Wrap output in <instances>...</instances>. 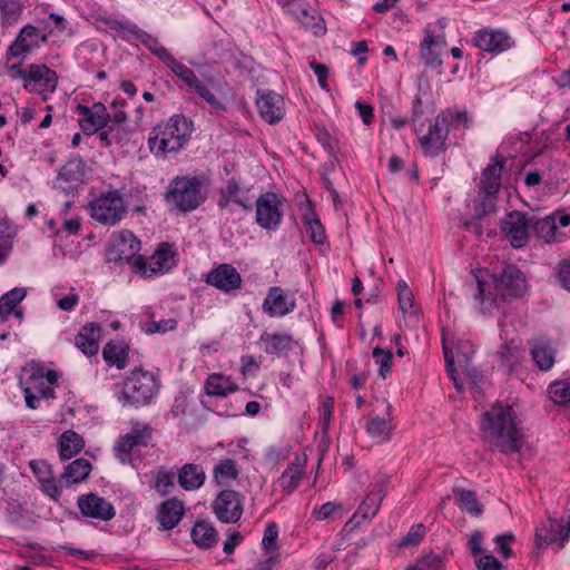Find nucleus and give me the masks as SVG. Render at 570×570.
<instances>
[{"instance_id":"nucleus-1","label":"nucleus","mask_w":570,"mask_h":570,"mask_svg":"<svg viewBox=\"0 0 570 570\" xmlns=\"http://www.w3.org/2000/svg\"><path fill=\"white\" fill-rule=\"evenodd\" d=\"M513 407L497 403L483 413L481 430L490 448L504 454L520 452L523 433Z\"/></svg>"},{"instance_id":"nucleus-2","label":"nucleus","mask_w":570,"mask_h":570,"mask_svg":"<svg viewBox=\"0 0 570 570\" xmlns=\"http://www.w3.org/2000/svg\"><path fill=\"white\" fill-rule=\"evenodd\" d=\"M193 131V122L183 115H174L165 125L154 127L148 145L157 157L177 153L187 142Z\"/></svg>"},{"instance_id":"nucleus-3","label":"nucleus","mask_w":570,"mask_h":570,"mask_svg":"<svg viewBox=\"0 0 570 570\" xmlns=\"http://www.w3.org/2000/svg\"><path fill=\"white\" fill-rule=\"evenodd\" d=\"M140 249L141 243L134 233L122 229L114 235L106 250V261L117 265L128 263L136 273L147 274V262L144 256L138 255Z\"/></svg>"},{"instance_id":"nucleus-4","label":"nucleus","mask_w":570,"mask_h":570,"mask_svg":"<svg viewBox=\"0 0 570 570\" xmlns=\"http://www.w3.org/2000/svg\"><path fill=\"white\" fill-rule=\"evenodd\" d=\"M159 387V380L154 373L138 367L127 377L120 400L125 405L146 406L158 394Z\"/></svg>"},{"instance_id":"nucleus-5","label":"nucleus","mask_w":570,"mask_h":570,"mask_svg":"<svg viewBox=\"0 0 570 570\" xmlns=\"http://www.w3.org/2000/svg\"><path fill=\"white\" fill-rule=\"evenodd\" d=\"M202 187L203 183L198 177H176L169 185L166 199L180 212L194 210L205 202Z\"/></svg>"},{"instance_id":"nucleus-6","label":"nucleus","mask_w":570,"mask_h":570,"mask_svg":"<svg viewBox=\"0 0 570 570\" xmlns=\"http://www.w3.org/2000/svg\"><path fill=\"white\" fill-rule=\"evenodd\" d=\"M89 207L92 219L106 226L118 224L126 214V206L118 190L100 195L90 202Z\"/></svg>"},{"instance_id":"nucleus-7","label":"nucleus","mask_w":570,"mask_h":570,"mask_svg":"<svg viewBox=\"0 0 570 570\" xmlns=\"http://www.w3.org/2000/svg\"><path fill=\"white\" fill-rule=\"evenodd\" d=\"M256 223L264 229L275 230L283 219V202L277 194L267 191L255 200Z\"/></svg>"},{"instance_id":"nucleus-8","label":"nucleus","mask_w":570,"mask_h":570,"mask_svg":"<svg viewBox=\"0 0 570 570\" xmlns=\"http://www.w3.org/2000/svg\"><path fill=\"white\" fill-rule=\"evenodd\" d=\"M244 497L230 489L220 491L212 503L213 513L223 523H236L243 514Z\"/></svg>"},{"instance_id":"nucleus-9","label":"nucleus","mask_w":570,"mask_h":570,"mask_svg":"<svg viewBox=\"0 0 570 570\" xmlns=\"http://www.w3.org/2000/svg\"><path fill=\"white\" fill-rule=\"evenodd\" d=\"M532 218L520 210L508 213L501 220V232L513 248L524 247L529 242Z\"/></svg>"},{"instance_id":"nucleus-10","label":"nucleus","mask_w":570,"mask_h":570,"mask_svg":"<svg viewBox=\"0 0 570 570\" xmlns=\"http://www.w3.org/2000/svg\"><path fill=\"white\" fill-rule=\"evenodd\" d=\"M494 282L497 293L504 298L521 297L527 291L525 277L515 265H505Z\"/></svg>"},{"instance_id":"nucleus-11","label":"nucleus","mask_w":570,"mask_h":570,"mask_svg":"<svg viewBox=\"0 0 570 570\" xmlns=\"http://www.w3.org/2000/svg\"><path fill=\"white\" fill-rule=\"evenodd\" d=\"M449 131V116L438 115L434 124L430 126L429 132L420 137L424 155L434 157L443 151Z\"/></svg>"},{"instance_id":"nucleus-12","label":"nucleus","mask_w":570,"mask_h":570,"mask_svg":"<svg viewBox=\"0 0 570 570\" xmlns=\"http://www.w3.org/2000/svg\"><path fill=\"white\" fill-rule=\"evenodd\" d=\"M232 205L239 206L245 212L253 209V198L249 190L243 188L235 178H230L226 186L219 190L217 206L233 213Z\"/></svg>"},{"instance_id":"nucleus-13","label":"nucleus","mask_w":570,"mask_h":570,"mask_svg":"<svg viewBox=\"0 0 570 570\" xmlns=\"http://www.w3.org/2000/svg\"><path fill=\"white\" fill-rule=\"evenodd\" d=\"M205 282L223 293L229 294L240 288L242 276L230 264H219L207 273Z\"/></svg>"},{"instance_id":"nucleus-14","label":"nucleus","mask_w":570,"mask_h":570,"mask_svg":"<svg viewBox=\"0 0 570 570\" xmlns=\"http://www.w3.org/2000/svg\"><path fill=\"white\" fill-rule=\"evenodd\" d=\"M47 41V36L31 24L24 26L17 39L8 48V56L26 58L33 49Z\"/></svg>"},{"instance_id":"nucleus-15","label":"nucleus","mask_w":570,"mask_h":570,"mask_svg":"<svg viewBox=\"0 0 570 570\" xmlns=\"http://www.w3.org/2000/svg\"><path fill=\"white\" fill-rule=\"evenodd\" d=\"M570 534V515L567 519L566 524L561 521L549 518L542 522L541 525L535 529V542L538 548H542L546 544L560 542V547H563L564 541L568 540Z\"/></svg>"},{"instance_id":"nucleus-16","label":"nucleus","mask_w":570,"mask_h":570,"mask_svg":"<svg viewBox=\"0 0 570 570\" xmlns=\"http://www.w3.org/2000/svg\"><path fill=\"white\" fill-rule=\"evenodd\" d=\"M77 111L81 116L79 125L85 134H95L110 122V115L101 102L94 104L92 107L78 105Z\"/></svg>"},{"instance_id":"nucleus-17","label":"nucleus","mask_w":570,"mask_h":570,"mask_svg":"<svg viewBox=\"0 0 570 570\" xmlns=\"http://www.w3.org/2000/svg\"><path fill=\"white\" fill-rule=\"evenodd\" d=\"M77 504L80 512L87 518L109 521L116 514L114 505L95 493L80 495Z\"/></svg>"},{"instance_id":"nucleus-18","label":"nucleus","mask_w":570,"mask_h":570,"mask_svg":"<svg viewBox=\"0 0 570 570\" xmlns=\"http://www.w3.org/2000/svg\"><path fill=\"white\" fill-rule=\"evenodd\" d=\"M390 479L386 475L379 476L366 498L360 504L354 518L361 517L363 520L373 519L380 510L382 501L386 494V485Z\"/></svg>"},{"instance_id":"nucleus-19","label":"nucleus","mask_w":570,"mask_h":570,"mask_svg":"<svg viewBox=\"0 0 570 570\" xmlns=\"http://www.w3.org/2000/svg\"><path fill=\"white\" fill-rule=\"evenodd\" d=\"M29 82H24L23 88L28 91H39L40 94H52L58 85V76L55 70L46 65H30Z\"/></svg>"},{"instance_id":"nucleus-20","label":"nucleus","mask_w":570,"mask_h":570,"mask_svg":"<svg viewBox=\"0 0 570 570\" xmlns=\"http://www.w3.org/2000/svg\"><path fill=\"white\" fill-rule=\"evenodd\" d=\"M256 105L261 117L269 124L281 121L285 115L284 99L276 92L269 90L258 91Z\"/></svg>"},{"instance_id":"nucleus-21","label":"nucleus","mask_w":570,"mask_h":570,"mask_svg":"<svg viewBox=\"0 0 570 570\" xmlns=\"http://www.w3.org/2000/svg\"><path fill=\"white\" fill-rule=\"evenodd\" d=\"M391 404H385L386 416H380L377 414H370L366 417L365 429L370 438L375 440L377 443L389 442L392 433L395 430L393 419L391 416Z\"/></svg>"},{"instance_id":"nucleus-22","label":"nucleus","mask_w":570,"mask_h":570,"mask_svg":"<svg viewBox=\"0 0 570 570\" xmlns=\"http://www.w3.org/2000/svg\"><path fill=\"white\" fill-rule=\"evenodd\" d=\"M474 43L481 50L499 53L510 49L514 42L504 31L483 30L476 33Z\"/></svg>"},{"instance_id":"nucleus-23","label":"nucleus","mask_w":570,"mask_h":570,"mask_svg":"<svg viewBox=\"0 0 570 570\" xmlns=\"http://www.w3.org/2000/svg\"><path fill=\"white\" fill-rule=\"evenodd\" d=\"M185 514V504L177 498L164 501L157 510V520L165 530H171L178 525Z\"/></svg>"},{"instance_id":"nucleus-24","label":"nucleus","mask_w":570,"mask_h":570,"mask_svg":"<svg viewBox=\"0 0 570 570\" xmlns=\"http://www.w3.org/2000/svg\"><path fill=\"white\" fill-rule=\"evenodd\" d=\"M295 308V302H287L286 296L281 287L274 286L264 299L263 309L272 317H282L291 313Z\"/></svg>"},{"instance_id":"nucleus-25","label":"nucleus","mask_w":570,"mask_h":570,"mask_svg":"<svg viewBox=\"0 0 570 570\" xmlns=\"http://www.w3.org/2000/svg\"><path fill=\"white\" fill-rule=\"evenodd\" d=\"M177 481L185 491L199 490L206 481L204 468L197 463H185L177 472Z\"/></svg>"},{"instance_id":"nucleus-26","label":"nucleus","mask_w":570,"mask_h":570,"mask_svg":"<svg viewBox=\"0 0 570 570\" xmlns=\"http://www.w3.org/2000/svg\"><path fill=\"white\" fill-rule=\"evenodd\" d=\"M100 333L101 328L98 324H87L75 337V344L85 355H96L99 351Z\"/></svg>"},{"instance_id":"nucleus-27","label":"nucleus","mask_w":570,"mask_h":570,"mask_svg":"<svg viewBox=\"0 0 570 570\" xmlns=\"http://www.w3.org/2000/svg\"><path fill=\"white\" fill-rule=\"evenodd\" d=\"M503 163L493 158L491 163L483 169L479 183L480 193H487L488 195H495L501 187V173Z\"/></svg>"},{"instance_id":"nucleus-28","label":"nucleus","mask_w":570,"mask_h":570,"mask_svg":"<svg viewBox=\"0 0 570 570\" xmlns=\"http://www.w3.org/2000/svg\"><path fill=\"white\" fill-rule=\"evenodd\" d=\"M267 354L283 356L294 347V340L285 333H263L259 338Z\"/></svg>"},{"instance_id":"nucleus-29","label":"nucleus","mask_w":570,"mask_h":570,"mask_svg":"<svg viewBox=\"0 0 570 570\" xmlns=\"http://www.w3.org/2000/svg\"><path fill=\"white\" fill-rule=\"evenodd\" d=\"M147 262V274L153 276L168 272L174 266V253L167 244H163Z\"/></svg>"},{"instance_id":"nucleus-30","label":"nucleus","mask_w":570,"mask_h":570,"mask_svg":"<svg viewBox=\"0 0 570 570\" xmlns=\"http://www.w3.org/2000/svg\"><path fill=\"white\" fill-rule=\"evenodd\" d=\"M445 45L444 37H435L430 31L426 32L421 45V58L426 66H441L440 51L438 50Z\"/></svg>"},{"instance_id":"nucleus-31","label":"nucleus","mask_w":570,"mask_h":570,"mask_svg":"<svg viewBox=\"0 0 570 570\" xmlns=\"http://www.w3.org/2000/svg\"><path fill=\"white\" fill-rule=\"evenodd\" d=\"M191 539L202 549H210L218 542V533L208 521H197L191 530Z\"/></svg>"},{"instance_id":"nucleus-32","label":"nucleus","mask_w":570,"mask_h":570,"mask_svg":"<svg viewBox=\"0 0 570 570\" xmlns=\"http://www.w3.org/2000/svg\"><path fill=\"white\" fill-rule=\"evenodd\" d=\"M85 446L83 438L75 431H66L59 438V455L61 460H69L78 454Z\"/></svg>"},{"instance_id":"nucleus-33","label":"nucleus","mask_w":570,"mask_h":570,"mask_svg":"<svg viewBox=\"0 0 570 570\" xmlns=\"http://www.w3.org/2000/svg\"><path fill=\"white\" fill-rule=\"evenodd\" d=\"M91 471V464L86 459H77L68 464L65 472L61 474L60 482H65V485L79 483L86 480Z\"/></svg>"},{"instance_id":"nucleus-34","label":"nucleus","mask_w":570,"mask_h":570,"mask_svg":"<svg viewBox=\"0 0 570 570\" xmlns=\"http://www.w3.org/2000/svg\"><path fill=\"white\" fill-rule=\"evenodd\" d=\"M206 393L212 396H226L237 390L230 377L222 374H210L205 383Z\"/></svg>"},{"instance_id":"nucleus-35","label":"nucleus","mask_w":570,"mask_h":570,"mask_svg":"<svg viewBox=\"0 0 570 570\" xmlns=\"http://www.w3.org/2000/svg\"><path fill=\"white\" fill-rule=\"evenodd\" d=\"M239 470L236 462L232 459L219 460L213 469V479L217 485H229L232 481L238 478Z\"/></svg>"},{"instance_id":"nucleus-36","label":"nucleus","mask_w":570,"mask_h":570,"mask_svg":"<svg viewBox=\"0 0 570 570\" xmlns=\"http://www.w3.org/2000/svg\"><path fill=\"white\" fill-rule=\"evenodd\" d=\"M453 493L458 498V505L462 511L474 517H480L483 513V505L474 491L454 488Z\"/></svg>"},{"instance_id":"nucleus-37","label":"nucleus","mask_w":570,"mask_h":570,"mask_svg":"<svg viewBox=\"0 0 570 570\" xmlns=\"http://www.w3.org/2000/svg\"><path fill=\"white\" fill-rule=\"evenodd\" d=\"M531 356L541 371H548L554 364V351L548 342L539 341L531 348Z\"/></svg>"},{"instance_id":"nucleus-38","label":"nucleus","mask_w":570,"mask_h":570,"mask_svg":"<svg viewBox=\"0 0 570 570\" xmlns=\"http://www.w3.org/2000/svg\"><path fill=\"white\" fill-rule=\"evenodd\" d=\"M85 176L83 164L81 160L68 161L58 173V181H66L69 185H60L63 190L72 187V184L79 183Z\"/></svg>"},{"instance_id":"nucleus-39","label":"nucleus","mask_w":570,"mask_h":570,"mask_svg":"<svg viewBox=\"0 0 570 570\" xmlns=\"http://www.w3.org/2000/svg\"><path fill=\"white\" fill-rule=\"evenodd\" d=\"M104 360L108 365H114L118 370H122L128 363L127 348L120 343H108L102 351Z\"/></svg>"},{"instance_id":"nucleus-40","label":"nucleus","mask_w":570,"mask_h":570,"mask_svg":"<svg viewBox=\"0 0 570 570\" xmlns=\"http://www.w3.org/2000/svg\"><path fill=\"white\" fill-rule=\"evenodd\" d=\"M475 278V301L479 302V309L481 312L490 311L494 307L497 301V294L493 292V288L490 283L480 279L478 276Z\"/></svg>"},{"instance_id":"nucleus-41","label":"nucleus","mask_w":570,"mask_h":570,"mask_svg":"<svg viewBox=\"0 0 570 570\" xmlns=\"http://www.w3.org/2000/svg\"><path fill=\"white\" fill-rule=\"evenodd\" d=\"M531 225L538 238L542 239L544 243L557 240V220L554 215H548L535 220L532 219Z\"/></svg>"},{"instance_id":"nucleus-42","label":"nucleus","mask_w":570,"mask_h":570,"mask_svg":"<svg viewBox=\"0 0 570 570\" xmlns=\"http://www.w3.org/2000/svg\"><path fill=\"white\" fill-rule=\"evenodd\" d=\"M26 295L27 292L22 287H16L3 294L0 298V318L6 321Z\"/></svg>"},{"instance_id":"nucleus-43","label":"nucleus","mask_w":570,"mask_h":570,"mask_svg":"<svg viewBox=\"0 0 570 570\" xmlns=\"http://www.w3.org/2000/svg\"><path fill=\"white\" fill-rule=\"evenodd\" d=\"M303 223L306 233L309 234L312 240L316 244H323L325 242V230L315 212L309 208L303 216Z\"/></svg>"},{"instance_id":"nucleus-44","label":"nucleus","mask_w":570,"mask_h":570,"mask_svg":"<svg viewBox=\"0 0 570 570\" xmlns=\"http://www.w3.org/2000/svg\"><path fill=\"white\" fill-rule=\"evenodd\" d=\"M302 478L303 466L301 463L295 462L282 473L279 478V487L291 493L297 488Z\"/></svg>"},{"instance_id":"nucleus-45","label":"nucleus","mask_w":570,"mask_h":570,"mask_svg":"<svg viewBox=\"0 0 570 570\" xmlns=\"http://www.w3.org/2000/svg\"><path fill=\"white\" fill-rule=\"evenodd\" d=\"M0 10L2 12V26L9 27L18 22L23 4L20 0H0Z\"/></svg>"},{"instance_id":"nucleus-46","label":"nucleus","mask_w":570,"mask_h":570,"mask_svg":"<svg viewBox=\"0 0 570 570\" xmlns=\"http://www.w3.org/2000/svg\"><path fill=\"white\" fill-rule=\"evenodd\" d=\"M498 196L480 193V197L473 199V218L480 220L495 210Z\"/></svg>"},{"instance_id":"nucleus-47","label":"nucleus","mask_w":570,"mask_h":570,"mask_svg":"<svg viewBox=\"0 0 570 570\" xmlns=\"http://www.w3.org/2000/svg\"><path fill=\"white\" fill-rule=\"evenodd\" d=\"M442 344H443V353L446 363V372L450 380L453 382L455 389L461 392L463 391V382L458 377L456 370L454 368V360L455 354L453 350L449 346L448 338L445 333L442 335Z\"/></svg>"},{"instance_id":"nucleus-48","label":"nucleus","mask_w":570,"mask_h":570,"mask_svg":"<svg viewBox=\"0 0 570 570\" xmlns=\"http://www.w3.org/2000/svg\"><path fill=\"white\" fill-rule=\"evenodd\" d=\"M550 399L557 404L570 403V379L557 381L549 386Z\"/></svg>"},{"instance_id":"nucleus-49","label":"nucleus","mask_w":570,"mask_h":570,"mask_svg":"<svg viewBox=\"0 0 570 570\" xmlns=\"http://www.w3.org/2000/svg\"><path fill=\"white\" fill-rule=\"evenodd\" d=\"M174 476L175 474L164 466L157 470L154 488L160 497H166L174 488Z\"/></svg>"},{"instance_id":"nucleus-50","label":"nucleus","mask_w":570,"mask_h":570,"mask_svg":"<svg viewBox=\"0 0 570 570\" xmlns=\"http://www.w3.org/2000/svg\"><path fill=\"white\" fill-rule=\"evenodd\" d=\"M100 21L108 26L110 30L120 33L121 37L128 41L138 32V26L131 22L119 21L111 18H100Z\"/></svg>"},{"instance_id":"nucleus-51","label":"nucleus","mask_w":570,"mask_h":570,"mask_svg":"<svg viewBox=\"0 0 570 570\" xmlns=\"http://www.w3.org/2000/svg\"><path fill=\"white\" fill-rule=\"evenodd\" d=\"M400 308L406 312H414V296L405 281L400 279L396 285Z\"/></svg>"},{"instance_id":"nucleus-52","label":"nucleus","mask_w":570,"mask_h":570,"mask_svg":"<svg viewBox=\"0 0 570 570\" xmlns=\"http://www.w3.org/2000/svg\"><path fill=\"white\" fill-rule=\"evenodd\" d=\"M375 363L380 366L379 373L383 379H386L391 373L393 355L391 351H385L381 347H375L372 352Z\"/></svg>"},{"instance_id":"nucleus-53","label":"nucleus","mask_w":570,"mask_h":570,"mask_svg":"<svg viewBox=\"0 0 570 570\" xmlns=\"http://www.w3.org/2000/svg\"><path fill=\"white\" fill-rule=\"evenodd\" d=\"M136 442L131 436H128L127 434L120 436L116 443L115 451L117 458L122 463L130 462L131 460V451L136 446Z\"/></svg>"},{"instance_id":"nucleus-54","label":"nucleus","mask_w":570,"mask_h":570,"mask_svg":"<svg viewBox=\"0 0 570 570\" xmlns=\"http://www.w3.org/2000/svg\"><path fill=\"white\" fill-rule=\"evenodd\" d=\"M45 371L40 366L30 365L23 368V374L20 377V381L23 380L28 382L32 390L38 389L40 385H43Z\"/></svg>"},{"instance_id":"nucleus-55","label":"nucleus","mask_w":570,"mask_h":570,"mask_svg":"<svg viewBox=\"0 0 570 570\" xmlns=\"http://www.w3.org/2000/svg\"><path fill=\"white\" fill-rule=\"evenodd\" d=\"M177 327V321L175 318H167L161 321H151L146 323L144 330L147 334H155V333H167L170 331L176 330Z\"/></svg>"},{"instance_id":"nucleus-56","label":"nucleus","mask_w":570,"mask_h":570,"mask_svg":"<svg viewBox=\"0 0 570 570\" xmlns=\"http://www.w3.org/2000/svg\"><path fill=\"white\" fill-rule=\"evenodd\" d=\"M425 527L417 523L411 527L406 535L401 540L400 547L417 546L424 538Z\"/></svg>"},{"instance_id":"nucleus-57","label":"nucleus","mask_w":570,"mask_h":570,"mask_svg":"<svg viewBox=\"0 0 570 570\" xmlns=\"http://www.w3.org/2000/svg\"><path fill=\"white\" fill-rule=\"evenodd\" d=\"M299 21L304 28L311 30L316 36L325 32V26L320 17L316 18L303 11Z\"/></svg>"},{"instance_id":"nucleus-58","label":"nucleus","mask_w":570,"mask_h":570,"mask_svg":"<svg viewBox=\"0 0 570 570\" xmlns=\"http://www.w3.org/2000/svg\"><path fill=\"white\" fill-rule=\"evenodd\" d=\"M108 128L110 129V136L115 144H122L129 139L130 130L128 129L127 122L110 121L108 122Z\"/></svg>"},{"instance_id":"nucleus-59","label":"nucleus","mask_w":570,"mask_h":570,"mask_svg":"<svg viewBox=\"0 0 570 570\" xmlns=\"http://www.w3.org/2000/svg\"><path fill=\"white\" fill-rule=\"evenodd\" d=\"M127 435L131 436L137 445H146L150 440L151 429L137 422L132 425L131 433H127Z\"/></svg>"},{"instance_id":"nucleus-60","label":"nucleus","mask_w":570,"mask_h":570,"mask_svg":"<svg viewBox=\"0 0 570 570\" xmlns=\"http://www.w3.org/2000/svg\"><path fill=\"white\" fill-rule=\"evenodd\" d=\"M342 509L341 504L335 502H326L320 508L313 510L312 515L320 521L334 518L335 513Z\"/></svg>"},{"instance_id":"nucleus-61","label":"nucleus","mask_w":570,"mask_h":570,"mask_svg":"<svg viewBox=\"0 0 570 570\" xmlns=\"http://www.w3.org/2000/svg\"><path fill=\"white\" fill-rule=\"evenodd\" d=\"M29 466L40 482L53 475L51 466L43 460H31Z\"/></svg>"},{"instance_id":"nucleus-62","label":"nucleus","mask_w":570,"mask_h":570,"mask_svg":"<svg viewBox=\"0 0 570 570\" xmlns=\"http://www.w3.org/2000/svg\"><path fill=\"white\" fill-rule=\"evenodd\" d=\"M415 564H417L421 570H444L441 557L433 552L423 556Z\"/></svg>"},{"instance_id":"nucleus-63","label":"nucleus","mask_w":570,"mask_h":570,"mask_svg":"<svg viewBox=\"0 0 570 570\" xmlns=\"http://www.w3.org/2000/svg\"><path fill=\"white\" fill-rule=\"evenodd\" d=\"M479 570H501L503 564L492 554H485L479 558L476 562Z\"/></svg>"},{"instance_id":"nucleus-64","label":"nucleus","mask_w":570,"mask_h":570,"mask_svg":"<svg viewBox=\"0 0 570 570\" xmlns=\"http://www.w3.org/2000/svg\"><path fill=\"white\" fill-rule=\"evenodd\" d=\"M558 278L560 285L570 291V261H562L558 266Z\"/></svg>"}]
</instances>
